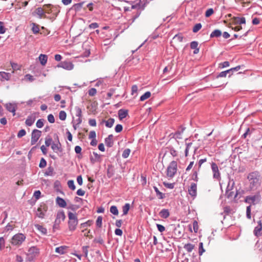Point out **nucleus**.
I'll return each mask as SVG.
<instances>
[{"instance_id": "1", "label": "nucleus", "mask_w": 262, "mask_h": 262, "mask_svg": "<svg viewBox=\"0 0 262 262\" xmlns=\"http://www.w3.org/2000/svg\"><path fill=\"white\" fill-rule=\"evenodd\" d=\"M247 179L249 182V187L252 190H256L261 185V177L257 171L249 173Z\"/></svg>"}, {"instance_id": "2", "label": "nucleus", "mask_w": 262, "mask_h": 262, "mask_svg": "<svg viewBox=\"0 0 262 262\" xmlns=\"http://www.w3.org/2000/svg\"><path fill=\"white\" fill-rule=\"evenodd\" d=\"M68 228L70 231H74L76 230L77 226L78 224V220L77 214L75 213H72L69 212L68 213Z\"/></svg>"}, {"instance_id": "3", "label": "nucleus", "mask_w": 262, "mask_h": 262, "mask_svg": "<svg viewBox=\"0 0 262 262\" xmlns=\"http://www.w3.org/2000/svg\"><path fill=\"white\" fill-rule=\"evenodd\" d=\"M26 239V236L23 233H17L11 238V243L14 246L20 245Z\"/></svg>"}, {"instance_id": "4", "label": "nucleus", "mask_w": 262, "mask_h": 262, "mask_svg": "<svg viewBox=\"0 0 262 262\" xmlns=\"http://www.w3.org/2000/svg\"><path fill=\"white\" fill-rule=\"evenodd\" d=\"M177 171V163L176 161H171L167 168V176L173 178Z\"/></svg>"}, {"instance_id": "5", "label": "nucleus", "mask_w": 262, "mask_h": 262, "mask_svg": "<svg viewBox=\"0 0 262 262\" xmlns=\"http://www.w3.org/2000/svg\"><path fill=\"white\" fill-rule=\"evenodd\" d=\"M41 135V132L40 130L35 129L32 131L31 140V145H34L37 142L39 138L40 137Z\"/></svg>"}, {"instance_id": "6", "label": "nucleus", "mask_w": 262, "mask_h": 262, "mask_svg": "<svg viewBox=\"0 0 262 262\" xmlns=\"http://www.w3.org/2000/svg\"><path fill=\"white\" fill-rule=\"evenodd\" d=\"M234 185V182H233L231 186H230V183L228 184V185L227 187L226 191V195L227 196V198L229 199L233 197L234 195V198H235L238 194L237 191H236V193L234 194V192L233 191H232L233 189V186Z\"/></svg>"}, {"instance_id": "7", "label": "nucleus", "mask_w": 262, "mask_h": 262, "mask_svg": "<svg viewBox=\"0 0 262 262\" xmlns=\"http://www.w3.org/2000/svg\"><path fill=\"white\" fill-rule=\"evenodd\" d=\"M58 68H61L66 70H71L74 68V64L70 61H64L60 62L57 66Z\"/></svg>"}, {"instance_id": "8", "label": "nucleus", "mask_w": 262, "mask_h": 262, "mask_svg": "<svg viewBox=\"0 0 262 262\" xmlns=\"http://www.w3.org/2000/svg\"><path fill=\"white\" fill-rule=\"evenodd\" d=\"M211 169L213 173V178L219 180L221 178L220 172L219 170L218 166L216 163L214 162L211 163Z\"/></svg>"}, {"instance_id": "9", "label": "nucleus", "mask_w": 262, "mask_h": 262, "mask_svg": "<svg viewBox=\"0 0 262 262\" xmlns=\"http://www.w3.org/2000/svg\"><path fill=\"white\" fill-rule=\"evenodd\" d=\"M47 210V207L46 206L45 204L40 205V206L37 209V211L36 212L37 216L41 219L43 218Z\"/></svg>"}, {"instance_id": "10", "label": "nucleus", "mask_w": 262, "mask_h": 262, "mask_svg": "<svg viewBox=\"0 0 262 262\" xmlns=\"http://www.w3.org/2000/svg\"><path fill=\"white\" fill-rule=\"evenodd\" d=\"M189 194L194 199L197 194V185L196 184L192 183L188 188Z\"/></svg>"}, {"instance_id": "11", "label": "nucleus", "mask_w": 262, "mask_h": 262, "mask_svg": "<svg viewBox=\"0 0 262 262\" xmlns=\"http://www.w3.org/2000/svg\"><path fill=\"white\" fill-rule=\"evenodd\" d=\"M6 109L9 112L13 114V116L15 115V112L17 109V104L15 103H8L5 105Z\"/></svg>"}, {"instance_id": "12", "label": "nucleus", "mask_w": 262, "mask_h": 262, "mask_svg": "<svg viewBox=\"0 0 262 262\" xmlns=\"http://www.w3.org/2000/svg\"><path fill=\"white\" fill-rule=\"evenodd\" d=\"M260 196L259 194L253 196H247L246 198V202L248 203L254 204L256 201L258 202L260 200Z\"/></svg>"}, {"instance_id": "13", "label": "nucleus", "mask_w": 262, "mask_h": 262, "mask_svg": "<svg viewBox=\"0 0 262 262\" xmlns=\"http://www.w3.org/2000/svg\"><path fill=\"white\" fill-rule=\"evenodd\" d=\"M57 138L58 139V141L56 143L53 142L52 144L51 148L54 151L57 152L58 151H61L62 148H61V144L60 143L59 141L58 140V137L57 136Z\"/></svg>"}, {"instance_id": "14", "label": "nucleus", "mask_w": 262, "mask_h": 262, "mask_svg": "<svg viewBox=\"0 0 262 262\" xmlns=\"http://www.w3.org/2000/svg\"><path fill=\"white\" fill-rule=\"evenodd\" d=\"M257 223L258 225L255 227L253 233L256 236L258 237L259 235H260V231L262 230V222L260 220H259Z\"/></svg>"}, {"instance_id": "15", "label": "nucleus", "mask_w": 262, "mask_h": 262, "mask_svg": "<svg viewBox=\"0 0 262 262\" xmlns=\"http://www.w3.org/2000/svg\"><path fill=\"white\" fill-rule=\"evenodd\" d=\"M28 253L36 257L39 255V249L35 246L31 247L29 248Z\"/></svg>"}, {"instance_id": "16", "label": "nucleus", "mask_w": 262, "mask_h": 262, "mask_svg": "<svg viewBox=\"0 0 262 262\" xmlns=\"http://www.w3.org/2000/svg\"><path fill=\"white\" fill-rule=\"evenodd\" d=\"M66 218V215L63 211L58 212L56 215L55 223L59 224L61 221H63Z\"/></svg>"}, {"instance_id": "17", "label": "nucleus", "mask_w": 262, "mask_h": 262, "mask_svg": "<svg viewBox=\"0 0 262 262\" xmlns=\"http://www.w3.org/2000/svg\"><path fill=\"white\" fill-rule=\"evenodd\" d=\"M36 119V116L34 114L29 115L27 118L25 123L26 125L30 126L34 123Z\"/></svg>"}, {"instance_id": "18", "label": "nucleus", "mask_w": 262, "mask_h": 262, "mask_svg": "<svg viewBox=\"0 0 262 262\" xmlns=\"http://www.w3.org/2000/svg\"><path fill=\"white\" fill-rule=\"evenodd\" d=\"M56 203L60 207L65 208L67 206L66 202L62 198L57 196L56 199Z\"/></svg>"}, {"instance_id": "19", "label": "nucleus", "mask_w": 262, "mask_h": 262, "mask_svg": "<svg viewBox=\"0 0 262 262\" xmlns=\"http://www.w3.org/2000/svg\"><path fill=\"white\" fill-rule=\"evenodd\" d=\"M43 10L45 13H47L48 14H50L52 13V8L53 9H56L57 8L56 6H54L51 4H45L43 6Z\"/></svg>"}, {"instance_id": "20", "label": "nucleus", "mask_w": 262, "mask_h": 262, "mask_svg": "<svg viewBox=\"0 0 262 262\" xmlns=\"http://www.w3.org/2000/svg\"><path fill=\"white\" fill-rule=\"evenodd\" d=\"M118 117L120 120L125 118L128 115V111L124 109H120L118 111Z\"/></svg>"}, {"instance_id": "21", "label": "nucleus", "mask_w": 262, "mask_h": 262, "mask_svg": "<svg viewBox=\"0 0 262 262\" xmlns=\"http://www.w3.org/2000/svg\"><path fill=\"white\" fill-rule=\"evenodd\" d=\"M113 139V135H108V136L105 139V144L107 147H111L113 146L114 144Z\"/></svg>"}, {"instance_id": "22", "label": "nucleus", "mask_w": 262, "mask_h": 262, "mask_svg": "<svg viewBox=\"0 0 262 262\" xmlns=\"http://www.w3.org/2000/svg\"><path fill=\"white\" fill-rule=\"evenodd\" d=\"M35 12L39 17L41 18L42 17H46L45 12L43 8L38 7L36 9Z\"/></svg>"}, {"instance_id": "23", "label": "nucleus", "mask_w": 262, "mask_h": 262, "mask_svg": "<svg viewBox=\"0 0 262 262\" xmlns=\"http://www.w3.org/2000/svg\"><path fill=\"white\" fill-rule=\"evenodd\" d=\"M159 215L163 219H167L169 216V212L168 209H163L159 212Z\"/></svg>"}, {"instance_id": "24", "label": "nucleus", "mask_w": 262, "mask_h": 262, "mask_svg": "<svg viewBox=\"0 0 262 262\" xmlns=\"http://www.w3.org/2000/svg\"><path fill=\"white\" fill-rule=\"evenodd\" d=\"M84 3V2H82L81 3L75 4L74 5H73L71 9L74 10L76 12L79 11L81 9Z\"/></svg>"}, {"instance_id": "25", "label": "nucleus", "mask_w": 262, "mask_h": 262, "mask_svg": "<svg viewBox=\"0 0 262 262\" xmlns=\"http://www.w3.org/2000/svg\"><path fill=\"white\" fill-rule=\"evenodd\" d=\"M48 60V56L45 54H40L39 56V60L42 66H45Z\"/></svg>"}, {"instance_id": "26", "label": "nucleus", "mask_w": 262, "mask_h": 262, "mask_svg": "<svg viewBox=\"0 0 262 262\" xmlns=\"http://www.w3.org/2000/svg\"><path fill=\"white\" fill-rule=\"evenodd\" d=\"M115 174V170L112 165H108L107 169V176L110 178Z\"/></svg>"}, {"instance_id": "27", "label": "nucleus", "mask_w": 262, "mask_h": 262, "mask_svg": "<svg viewBox=\"0 0 262 262\" xmlns=\"http://www.w3.org/2000/svg\"><path fill=\"white\" fill-rule=\"evenodd\" d=\"M188 140V138H186L185 139V145H186V148L185 150V157H187L188 155L189 150L191 147L192 145V142H187V141Z\"/></svg>"}, {"instance_id": "28", "label": "nucleus", "mask_w": 262, "mask_h": 262, "mask_svg": "<svg viewBox=\"0 0 262 262\" xmlns=\"http://www.w3.org/2000/svg\"><path fill=\"white\" fill-rule=\"evenodd\" d=\"M154 189L156 193V195L158 196L159 199L162 200L165 197V195L164 193L160 192L158 188L156 186H154Z\"/></svg>"}, {"instance_id": "29", "label": "nucleus", "mask_w": 262, "mask_h": 262, "mask_svg": "<svg viewBox=\"0 0 262 262\" xmlns=\"http://www.w3.org/2000/svg\"><path fill=\"white\" fill-rule=\"evenodd\" d=\"M221 31L218 29H216L210 34V38L219 37L221 36Z\"/></svg>"}, {"instance_id": "30", "label": "nucleus", "mask_w": 262, "mask_h": 262, "mask_svg": "<svg viewBox=\"0 0 262 262\" xmlns=\"http://www.w3.org/2000/svg\"><path fill=\"white\" fill-rule=\"evenodd\" d=\"M0 76L2 78V79L9 80L11 78V74L9 73H6L5 72H0Z\"/></svg>"}, {"instance_id": "31", "label": "nucleus", "mask_w": 262, "mask_h": 262, "mask_svg": "<svg viewBox=\"0 0 262 262\" xmlns=\"http://www.w3.org/2000/svg\"><path fill=\"white\" fill-rule=\"evenodd\" d=\"M103 122H105V126L107 127L111 128L113 126L115 122V119L113 118H110L107 121L103 120Z\"/></svg>"}, {"instance_id": "32", "label": "nucleus", "mask_w": 262, "mask_h": 262, "mask_svg": "<svg viewBox=\"0 0 262 262\" xmlns=\"http://www.w3.org/2000/svg\"><path fill=\"white\" fill-rule=\"evenodd\" d=\"M184 248L188 252H191L193 249L194 248V245L190 244L188 243L185 244L184 246Z\"/></svg>"}, {"instance_id": "33", "label": "nucleus", "mask_w": 262, "mask_h": 262, "mask_svg": "<svg viewBox=\"0 0 262 262\" xmlns=\"http://www.w3.org/2000/svg\"><path fill=\"white\" fill-rule=\"evenodd\" d=\"M234 20L236 24H244L246 23V19L244 17H234Z\"/></svg>"}, {"instance_id": "34", "label": "nucleus", "mask_w": 262, "mask_h": 262, "mask_svg": "<svg viewBox=\"0 0 262 262\" xmlns=\"http://www.w3.org/2000/svg\"><path fill=\"white\" fill-rule=\"evenodd\" d=\"M35 227L38 231H39L43 234H47V230L46 228H44L43 226H42L40 225L37 224V225H35Z\"/></svg>"}, {"instance_id": "35", "label": "nucleus", "mask_w": 262, "mask_h": 262, "mask_svg": "<svg viewBox=\"0 0 262 262\" xmlns=\"http://www.w3.org/2000/svg\"><path fill=\"white\" fill-rule=\"evenodd\" d=\"M130 209V204L129 203H126L122 207V211L123 214L122 215H125L128 213V212Z\"/></svg>"}, {"instance_id": "36", "label": "nucleus", "mask_w": 262, "mask_h": 262, "mask_svg": "<svg viewBox=\"0 0 262 262\" xmlns=\"http://www.w3.org/2000/svg\"><path fill=\"white\" fill-rule=\"evenodd\" d=\"M32 31L34 34H37L39 32V25L33 23L32 24Z\"/></svg>"}, {"instance_id": "37", "label": "nucleus", "mask_w": 262, "mask_h": 262, "mask_svg": "<svg viewBox=\"0 0 262 262\" xmlns=\"http://www.w3.org/2000/svg\"><path fill=\"white\" fill-rule=\"evenodd\" d=\"M66 248V246H60L59 247H57L55 249V252L60 254H63L65 253L64 250Z\"/></svg>"}, {"instance_id": "38", "label": "nucleus", "mask_w": 262, "mask_h": 262, "mask_svg": "<svg viewBox=\"0 0 262 262\" xmlns=\"http://www.w3.org/2000/svg\"><path fill=\"white\" fill-rule=\"evenodd\" d=\"M93 155L94 156V158L91 157V162L94 163L95 162L99 161V160L100 158V156L99 155H98L96 152H93Z\"/></svg>"}, {"instance_id": "39", "label": "nucleus", "mask_w": 262, "mask_h": 262, "mask_svg": "<svg viewBox=\"0 0 262 262\" xmlns=\"http://www.w3.org/2000/svg\"><path fill=\"white\" fill-rule=\"evenodd\" d=\"M151 96V93L150 92H146L143 95H142L140 98V100L141 101H143L149 98Z\"/></svg>"}, {"instance_id": "40", "label": "nucleus", "mask_w": 262, "mask_h": 262, "mask_svg": "<svg viewBox=\"0 0 262 262\" xmlns=\"http://www.w3.org/2000/svg\"><path fill=\"white\" fill-rule=\"evenodd\" d=\"M54 171V168L52 166H49L45 172V176H52Z\"/></svg>"}, {"instance_id": "41", "label": "nucleus", "mask_w": 262, "mask_h": 262, "mask_svg": "<svg viewBox=\"0 0 262 262\" xmlns=\"http://www.w3.org/2000/svg\"><path fill=\"white\" fill-rule=\"evenodd\" d=\"M241 69V66H236V67H234V68H231L229 70H228V71H229V76H230L231 75H232L233 74V73L235 72H237L238 71V70H239Z\"/></svg>"}, {"instance_id": "42", "label": "nucleus", "mask_w": 262, "mask_h": 262, "mask_svg": "<svg viewBox=\"0 0 262 262\" xmlns=\"http://www.w3.org/2000/svg\"><path fill=\"white\" fill-rule=\"evenodd\" d=\"M110 212L114 215H118L119 212L117 207L116 206H112L110 208Z\"/></svg>"}, {"instance_id": "43", "label": "nucleus", "mask_w": 262, "mask_h": 262, "mask_svg": "<svg viewBox=\"0 0 262 262\" xmlns=\"http://www.w3.org/2000/svg\"><path fill=\"white\" fill-rule=\"evenodd\" d=\"M130 153V149L129 148H126L123 151L122 154V157L125 159L127 158L128 157Z\"/></svg>"}, {"instance_id": "44", "label": "nucleus", "mask_w": 262, "mask_h": 262, "mask_svg": "<svg viewBox=\"0 0 262 262\" xmlns=\"http://www.w3.org/2000/svg\"><path fill=\"white\" fill-rule=\"evenodd\" d=\"M59 118L61 120H65L67 118L66 113L64 111H61L59 114Z\"/></svg>"}, {"instance_id": "45", "label": "nucleus", "mask_w": 262, "mask_h": 262, "mask_svg": "<svg viewBox=\"0 0 262 262\" xmlns=\"http://www.w3.org/2000/svg\"><path fill=\"white\" fill-rule=\"evenodd\" d=\"M93 222L92 220H88L86 222L81 224V228H85L88 226H90L92 225Z\"/></svg>"}, {"instance_id": "46", "label": "nucleus", "mask_w": 262, "mask_h": 262, "mask_svg": "<svg viewBox=\"0 0 262 262\" xmlns=\"http://www.w3.org/2000/svg\"><path fill=\"white\" fill-rule=\"evenodd\" d=\"M76 112V116L79 118L82 117V111L79 106H76L75 107Z\"/></svg>"}, {"instance_id": "47", "label": "nucleus", "mask_w": 262, "mask_h": 262, "mask_svg": "<svg viewBox=\"0 0 262 262\" xmlns=\"http://www.w3.org/2000/svg\"><path fill=\"white\" fill-rule=\"evenodd\" d=\"M96 226L99 227L101 228L102 227V217L101 216H99L96 220Z\"/></svg>"}, {"instance_id": "48", "label": "nucleus", "mask_w": 262, "mask_h": 262, "mask_svg": "<svg viewBox=\"0 0 262 262\" xmlns=\"http://www.w3.org/2000/svg\"><path fill=\"white\" fill-rule=\"evenodd\" d=\"M201 28L202 25L201 23L196 24L193 27L192 31L194 33H196L201 29Z\"/></svg>"}, {"instance_id": "49", "label": "nucleus", "mask_w": 262, "mask_h": 262, "mask_svg": "<svg viewBox=\"0 0 262 262\" xmlns=\"http://www.w3.org/2000/svg\"><path fill=\"white\" fill-rule=\"evenodd\" d=\"M7 30V29L4 26V23L0 21V34H4Z\"/></svg>"}, {"instance_id": "50", "label": "nucleus", "mask_w": 262, "mask_h": 262, "mask_svg": "<svg viewBox=\"0 0 262 262\" xmlns=\"http://www.w3.org/2000/svg\"><path fill=\"white\" fill-rule=\"evenodd\" d=\"M68 187L72 190H74L76 188V187L74 185V182L73 180L68 181Z\"/></svg>"}, {"instance_id": "51", "label": "nucleus", "mask_w": 262, "mask_h": 262, "mask_svg": "<svg viewBox=\"0 0 262 262\" xmlns=\"http://www.w3.org/2000/svg\"><path fill=\"white\" fill-rule=\"evenodd\" d=\"M46 165H47V162H46V160L43 158H42L40 161L39 167L41 168H42L45 167L46 166Z\"/></svg>"}, {"instance_id": "52", "label": "nucleus", "mask_w": 262, "mask_h": 262, "mask_svg": "<svg viewBox=\"0 0 262 262\" xmlns=\"http://www.w3.org/2000/svg\"><path fill=\"white\" fill-rule=\"evenodd\" d=\"M52 139L50 137H47L45 139V144L46 146H49L52 144Z\"/></svg>"}, {"instance_id": "53", "label": "nucleus", "mask_w": 262, "mask_h": 262, "mask_svg": "<svg viewBox=\"0 0 262 262\" xmlns=\"http://www.w3.org/2000/svg\"><path fill=\"white\" fill-rule=\"evenodd\" d=\"M44 121L45 120L43 119H40L38 120L36 122V124L37 127H38V128L42 127L43 126V124H43Z\"/></svg>"}, {"instance_id": "54", "label": "nucleus", "mask_w": 262, "mask_h": 262, "mask_svg": "<svg viewBox=\"0 0 262 262\" xmlns=\"http://www.w3.org/2000/svg\"><path fill=\"white\" fill-rule=\"evenodd\" d=\"M205 252V250L203 248V243H199V255H201Z\"/></svg>"}, {"instance_id": "55", "label": "nucleus", "mask_w": 262, "mask_h": 262, "mask_svg": "<svg viewBox=\"0 0 262 262\" xmlns=\"http://www.w3.org/2000/svg\"><path fill=\"white\" fill-rule=\"evenodd\" d=\"M97 93V90L95 88H91L89 90L88 93L89 95L91 96H94L96 95Z\"/></svg>"}, {"instance_id": "56", "label": "nucleus", "mask_w": 262, "mask_h": 262, "mask_svg": "<svg viewBox=\"0 0 262 262\" xmlns=\"http://www.w3.org/2000/svg\"><path fill=\"white\" fill-rule=\"evenodd\" d=\"M229 71L226 70L225 71L221 72L219 73V74L217 75V77H226L227 75L229 74Z\"/></svg>"}, {"instance_id": "57", "label": "nucleus", "mask_w": 262, "mask_h": 262, "mask_svg": "<svg viewBox=\"0 0 262 262\" xmlns=\"http://www.w3.org/2000/svg\"><path fill=\"white\" fill-rule=\"evenodd\" d=\"M246 216L249 219H250L251 218V206H249L247 207L246 208Z\"/></svg>"}, {"instance_id": "58", "label": "nucleus", "mask_w": 262, "mask_h": 262, "mask_svg": "<svg viewBox=\"0 0 262 262\" xmlns=\"http://www.w3.org/2000/svg\"><path fill=\"white\" fill-rule=\"evenodd\" d=\"M26 134V130L24 129H22L18 132V133L17 134V137L19 138H21L23 136H25Z\"/></svg>"}, {"instance_id": "59", "label": "nucleus", "mask_w": 262, "mask_h": 262, "mask_svg": "<svg viewBox=\"0 0 262 262\" xmlns=\"http://www.w3.org/2000/svg\"><path fill=\"white\" fill-rule=\"evenodd\" d=\"M230 66V63L229 61H224L223 62H222L220 64V67L222 68H224L226 67H228Z\"/></svg>"}, {"instance_id": "60", "label": "nucleus", "mask_w": 262, "mask_h": 262, "mask_svg": "<svg viewBox=\"0 0 262 262\" xmlns=\"http://www.w3.org/2000/svg\"><path fill=\"white\" fill-rule=\"evenodd\" d=\"M213 13V10L212 8L208 9L205 12V16L209 17Z\"/></svg>"}, {"instance_id": "61", "label": "nucleus", "mask_w": 262, "mask_h": 262, "mask_svg": "<svg viewBox=\"0 0 262 262\" xmlns=\"http://www.w3.org/2000/svg\"><path fill=\"white\" fill-rule=\"evenodd\" d=\"M163 185L166 188H168L169 189H173L174 188V184L173 183H168L164 182H163Z\"/></svg>"}, {"instance_id": "62", "label": "nucleus", "mask_w": 262, "mask_h": 262, "mask_svg": "<svg viewBox=\"0 0 262 262\" xmlns=\"http://www.w3.org/2000/svg\"><path fill=\"white\" fill-rule=\"evenodd\" d=\"M48 120L51 123H53L55 122L54 117L52 114H49L48 116Z\"/></svg>"}, {"instance_id": "63", "label": "nucleus", "mask_w": 262, "mask_h": 262, "mask_svg": "<svg viewBox=\"0 0 262 262\" xmlns=\"http://www.w3.org/2000/svg\"><path fill=\"white\" fill-rule=\"evenodd\" d=\"M122 129L123 127L121 124H117L115 128V130L116 133L121 132L122 130Z\"/></svg>"}, {"instance_id": "64", "label": "nucleus", "mask_w": 262, "mask_h": 262, "mask_svg": "<svg viewBox=\"0 0 262 262\" xmlns=\"http://www.w3.org/2000/svg\"><path fill=\"white\" fill-rule=\"evenodd\" d=\"M198 46V42L196 41H193L190 43V48L192 49L197 48Z\"/></svg>"}]
</instances>
